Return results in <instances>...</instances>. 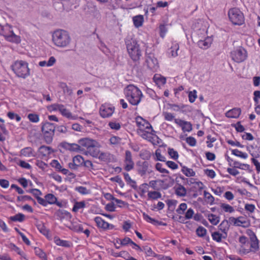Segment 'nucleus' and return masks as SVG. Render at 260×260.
<instances>
[{"instance_id": "6", "label": "nucleus", "mask_w": 260, "mask_h": 260, "mask_svg": "<svg viewBox=\"0 0 260 260\" xmlns=\"http://www.w3.org/2000/svg\"><path fill=\"white\" fill-rule=\"evenodd\" d=\"M228 15L230 20L235 25H240L244 22V15L238 8L231 9L229 11Z\"/></svg>"}, {"instance_id": "39", "label": "nucleus", "mask_w": 260, "mask_h": 260, "mask_svg": "<svg viewBox=\"0 0 260 260\" xmlns=\"http://www.w3.org/2000/svg\"><path fill=\"white\" fill-rule=\"evenodd\" d=\"M25 216L21 213H18L13 216H11L10 219L13 221L22 222L24 220Z\"/></svg>"}, {"instance_id": "33", "label": "nucleus", "mask_w": 260, "mask_h": 260, "mask_svg": "<svg viewBox=\"0 0 260 260\" xmlns=\"http://www.w3.org/2000/svg\"><path fill=\"white\" fill-rule=\"evenodd\" d=\"M153 79L157 84H165L166 82V78L158 74H155Z\"/></svg>"}, {"instance_id": "9", "label": "nucleus", "mask_w": 260, "mask_h": 260, "mask_svg": "<svg viewBox=\"0 0 260 260\" xmlns=\"http://www.w3.org/2000/svg\"><path fill=\"white\" fill-rule=\"evenodd\" d=\"M152 168V166L148 161H139L137 162V171L141 177L145 176L147 174L151 173Z\"/></svg>"}, {"instance_id": "2", "label": "nucleus", "mask_w": 260, "mask_h": 260, "mask_svg": "<svg viewBox=\"0 0 260 260\" xmlns=\"http://www.w3.org/2000/svg\"><path fill=\"white\" fill-rule=\"evenodd\" d=\"M52 40L56 46L64 48L70 43L71 37L67 31L58 30L53 34Z\"/></svg>"}, {"instance_id": "46", "label": "nucleus", "mask_w": 260, "mask_h": 260, "mask_svg": "<svg viewBox=\"0 0 260 260\" xmlns=\"http://www.w3.org/2000/svg\"><path fill=\"white\" fill-rule=\"evenodd\" d=\"M142 251H144L147 256H154L155 253L152 251L151 248L148 246H146L143 247Z\"/></svg>"}, {"instance_id": "44", "label": "nucleus", "mask_w": 260, "mask_h": 260, "mask_svg": "<svg viewBox=\"0 0 260 260\" xmlns=\"http://www.w3.org/2000/svg\"><path fill=\"white\" fill-rule=\"evenodd\" d=\"M46 201H47V204H54L56 201V198L52 194H48L45 196Z\"/></svg>"}, {"instance_id": "14", "label": "nucleus", "mask_w": 260, "mask_h": 260, "mask_svg": "<svg viewBox=\"0 0 260 260\" xmlns=\"http://www.w3.org/2000/svg\"><path fill=\"white\" fill-rule=\"evenodd\" d=\"M247 233L250 237V249L252 252H255L259 249L258 240L255 234L251 230H248Z\"/></svg>"}, {"instance_id": "29", "label": "nucleus", "mask_w": 260, "mask_h": 260, "mask_svg": "<svg viewBox=\"0 0 260 260\" xmlns=\"http://www.w3.org/2000/svg\"><path fill=\"white\" fill-rule=\"evenodd\" d=\"M133 22L136 27H139L143 24L144 21V17L143 15H137L134 16L133 18Z\"/></svg>"}, {"instance_id": "50", "label": "nucleus", "mask_w": 260, "mask_h": 260, "mask_svg": "<svg viewBox=\"0 0 260 260\" xmlns=\"http://www.w3.org/2000/svg\"><path fill=\"white\" fill-rule=\"evenodd\" d=\"M197 98V91L193 90L192 91H190L188 94L189 101L190 103H193Z\"/></svg>"}, {"instance_id": "60", "label": "nucleus", "mask_w": 260, "mask_h": 260, "mask_svg": "<svg viewBox=\"0 0 260 260\" xmlns=\"http://www.w3.org/2000/svg\"><path fill=\"white\" fill-rule=\"evenodd\" d=\"M155 168L157 171H158L159 172L161 173L168 174L169 173L167 170L162 168V164H161L160 163H157L155 165Z\"/></svg>"}, {"instance_id": "3", "label": "nucleus", "mask_w": 260, "mask_h": 260, "mask_svg": "<svg viewBox=\"0 0 260 260\" xmlns=\"http://www.w3.org/2000/svg\"><path fill=\"white\" fill-rule=\"evenodd\" d=\"M13 71L17 76L23 79L30 75L28 63L23 60H17L11 66Z\"/></svg>"}, {"instance_id": "13", "label": "nucleus", "mask_w": 260, "mask_h": 260, "mask_svg": "<svg viewBox=\"0 0 260 260\" xmlns=\"http://www.w3.org/2000/svg\"><path fill=\"white\" fill-rule=\"evenodd\" d=\"M135 163L132 158V154L130 151L126 150L124 159V169L126 171H130L134 168Z\"/></svg>"}, {"instance_id": "24", "label": "nucleus", "mask_w": 260, "mask_h": 260, "mask_svg": "<svg viewBox=\"0 0 260 260\" xmlns=\"http://www.w3.org/2000/svg\"><path fill=\"white\" fill-rule=\"evenodd\" d=\"M230 224L229 221L227 220H223L218 226V229L221 233L228 234V232L229 230Z\"/></svg>"}, {"instance_id": "53", "label": "nucleus", "mask_w": 260, "mask_h": 260, "mask_svg": "<svg viewBox=\"0 0 260 260\" xmlns=\"http://www.w3.org/2000/svg\"><path fill=\"white\" fill-rule=\"evenodd\" d=\"M168 153L169 155L174 159H177L178 158V154L176 151H175L173 148L168 149Z\"/></svg>"}, {"instance_id": "57", "label": "nucleus", "mask_w": 260, "mask_h": 260, "mask_svg": "<svg viewBox=\"0 0 260 260\" xmlns=\"http://www.w3.org/2000/svg\"><path fill=\"white\" fill-rule=\"evenodd\" d=\"M109 126L112 129L118 130L120 128L121 125L118 122L111 121L108 124Z\"/></svg>"}, {"instance_id": "48", "label": "nucleus", "mask_w": 260, "mask_h": 260, "mask_svg": "<svg viewBox=\"0 0 260 260\" xmlns=\"http://www.w3.org/2000/svg\"><path fill=\"white\" fill-rule=\"evenodd\" d=\"M207 230L203 226H199L196 230V233L199 237H202L205 236Z\"/></svg>"}, {"instance_id": "21", "label": "nucleus", "mask_w": 260, "mask_h": 260, "mask_svg": "<svg viewBox=\"0 0 260 260\" xmlns=\"http://www.w3.org/2000/svg\"><path fill=\"white\" fill-rule=\"evenodd\" d=\"M212 43V39L210 38H206L204 40H200L198 42L199 47L203 49H207Z\"/></svg>"}, {"instance_id": "37", "label": "nucleus", "mask_w": 260, "mask_h": 260, "mask_svg": "<svg viewBox=\"0 0 260 260\" xmlns=\"http://www.w3.org/2000/svg\"><path fill=\"white\" fill-rule=\"evenodd\" d=\"M183 173L187 177H193L195 176V172L192 169L188 168L186 167H183L182 169Z\"/></svg>"}, {"instance_id": "55", "label": "nucleus", "mask_w": 260, "mask_h": 260, "mask_svg": "<svg viewBox=\"0 0 260 260\" xmlns=\"http://www.w3.org/2000/svg\"><path fill=\"white\" fill-rule=\"evenodd\" d=\"M73 161H74L76 164L79 166L80 165L82 164L83 162H84V159L83 157L80 155H77L75 156L73 158Z\"/></svg>"}, {"instance_id": "22", "label": "nucleus", "mask_w": 260, "mask_h": 260, "mask_svg": "<svg viewBox=\"0 0 260 260\" xmlns=\"http://www.w3.org/2000/svg\"><path fill=\"white\" fill-rule=\"evenodd\" d=\"M21 155L30 157L35 156V152L31 147H25L20 151Z\"/></svg>"}, {"instance_id": "42", "label": "nucleus", "mask_w": 260, "mask_h": 260, "mask_svg": "<svg viewBox=\"0 0 260 260\" xmlns=\"http://www.w3.org/2000/svg\"><path fill=\"white\" fill-rule=\"evenodd\" d=\"M232 153L235 156L246 159L248 157V155L246 153L242 152L238 149H234L232 151Z\"/></svg>"}, {"instance_id": "7", "label": "nucleus", "mask_w": 260, "mask_h": 260, "mask_svg": "<svg viewBox=\"0 0 260 260\" xmlns=\"http://www.w3.org/2000/svg\"><path fill=\"white\" fill-rule=\"evenodd\" d=\"M145 65L152 72H156L159 68V63L157 58L152 53L146 52Z\"/></svg>"}, {"instance_id": "8", "label": "nucleus", "mask_w": 260, "mask_h": 260, "mask_svg": "<svg viewBox=\"0 0 260 260\" xmlns=\"http://www.w3.org/2000/svg\"><path fill=\"white\" fill-rule=\"evenodd\" d=\"M48 109L50 111H58L62 116L70 119H75L76 118V116H73L63 105L58 104H52L49 106Z\"/></svg>"}, {"instance_id": "16", "label": "nucleus", "mask_w": 260, "mask_h": 260, "mask_svg": "<svg viewBox=\"0 0 260 260\" xmlns=\"http://www.w3.org/2000/svg\"><path fill=\"white\" fill-rule=\"evenodd\" d=\"M79 144L80 146L86 147L87 150L91 146L98 145V142L96 141L89 138H84L80 140Z\"/></svg>"}, {"instance_id": "20", "label": "nucleus", "mask_w": 260, "mask_h": 260, "mask_svg": "<svg viewBox=\"0 0 260 260\" xmlns=\"http://www.w3.org/2000/svg\"><path fill=\"white\" fill-rule=\"evenodd\" d=\"M241 112L240 108H233L228 111L226 113L225 115L228 118H237L240 115Z\"/></svg>"}, {"instance_id": "30", "label": "nucleus", "mask_w": 260, "mask_h": 260, "mask_svg": "<svg viewBox=\"0 0 260 260\" xmlns=\"http://www.w3.org/2000/svg\"><path fill=\"white\" fill-rule=\"evenodd\" d=\"M176 194L179 197H185L186 194V189L182 185H179L175 189Z\"/></svg>"}, {"instance_id": "19", "label": "nucleus", "mask_w": 260, "mask_h": 260, "mask_svg": "<svg viewBox=\"0 0 260 260\" xmlns=\"http://www.w3.org/2000/svg\"><path fill=\"white\" fill-rule=\"evenodd\" d=\"M211 236L213 240L217 242H220L222 239H226L228 237V234H225L220 233L219 231L214 232L211 234Z\"/></svg>"}, {"instance_id": "41", "label": "nucleus", "mask_w": 260, "mask_h": 260, "mask_svg": "<svg viewBox=\"0 0 260 260\" xmlns=\"http://www.w3.org/2000/svg\"><path fill=\"white\" fill-rule=\"evenodd\" d=\"M38 230L44 235H47L48 231L42 222L38 223L37 225Z\"/></svg>"}, {"instance_id": "35", "label": "nucleus", "mask_w": 260, "mask_h": 260, "mask_svg": "<svg viewBox=\"0 0 260 260\" xmlns=\"http://www.w3.org/2000/svg\"><path fill=\"white\" fill-rule=\"evenodd\" d=\"M239 226H243L244 228L248 227L250 223L248 220L243 216L237 217Z\"/></svg>"}, {"instance_id": "47", "label": "nucleus", "mask_w": 260, "mask_h": 260, "mask_svg": "<svg viewBox=\"0 0 260 260\" xmlns=\"http://www.w3.org/2000/svg\"><path fill=\"white\" fill-rule=\"evenodd\" d=\"M121 141V139L116 136H113L109 139L110 144L113 145H116L120 144Z\"/></svg>"}, {"instance_id": "56", "label": "nucleus", "mask_w": 260, "mask_h": 260, "mask_svg": "<svg viewBox=\"0 0 260 260\" xmlns=\"http://www.w3.org/2000/svg\"><path fill=\"white\" fill-rule=\"evenodd\" d=\"M252 251L250 248H246L245 246H240L239 249V253L241 255L246 254Z\"/></svg>"}, {"instance_id": "17", "label": "nucleus", "mask_w": 260, "mask_h": 260, "mask_svg": "<svg viewBox=\"0 0 260 260\" xmlns=\"http://www.w3.org/2000/svg\"><path fill=\"white\" fill-rule=\"evenodd\" d=\"M175 122L181 126L184 132H190L192 130V125L189 122L180 119H175Z\"/></svg>"}, {"instance_id": "64", "label": "nucleus", "mask_w": 260, "mask_h": 260, "mask_svg": "<svg viewBox=\"0 0 260 260\" xmlns=\"http://www.w3.org/2000/svg\"><path fill=\"white\" fill-rule=\"evenodd\" d=\"M186 142L191 146H194L196 145V140L192 137H189L186 139Z\"/></svg>"}, {"instance_id": "58", "label": "nucleus", "mask_w": 260, "mask_h": 260, "mask_svg": "<svg viewBox=\"0 0 260 260\" xmlns=\"http://www.w3.org/2000/svg\"><path fill=\"white\" fill-rule=\"evenodd\" d=\"M72 229L75 231L80 232H82L83 230V228L81 224L76 223L72 224Z\"/></svg>"}, {"instance_id": "27", "label": "nucleus", "mask_w": 260, "mask_h": 260, "mask_svg": "<svg viewBox=\"0 0 260 260\" xmlns=\"http://www.w3.org/2000/svg\"><path fill=\"white\" fill-rule=\"evenodd\" d=\"M123 176L124 177V179L127 184L130 185L134 189H136L137 188L136 182L135 180L131 179V177L129 176L128 173H123Z\"/></svg>"}, {"instance_id": "54", "label": "nucleus", "mask_w": 260, "mask_h": 260, "mask_svg": "<svg viewBox=\"0 0 260 260\" xmlns=\"http://www.w3.org/2000/svg\"><path fill=\"white\" fill-rule=\"evenodd\" d=\"M28 118L32 122H37L39 120V115L35 114H29L28 115Z\"/></svg>"}, {"instance_id": "51", "label": "nucleus", "mask_w": 260, "mask_h": 260, "mask_svg": "<svg viewBox=\"0 0 260 260\" xmlns=\"http://www.w3.org/2000/svg\"><path fill=\"white\" fill-rule=\"evenodd\" d=\"M35 252L37 255L39 256L41 258L43 259L46 258V255L42 249L39 248H35Z\"/></svg>"}, {"instance_id": "28", "label": "nucleus", "mask_w": 260, "mask_h": 260, "mask_svg": "<svg viewBox=\"0 0 260 260\" xmlns=\"http://www.w3.org/2000/svg\"><path fill=\"white\" fill-rule=\"evenodd\" d=\"M54 241L56 245L65 247H69L71 245V243L69 241L61 240L57 237H54Z\"/></svg>"}, {"instance_id": "12", "label": "nucleus", "mask_w": 260, "mask_h": 260, "mask_svg": "<svg viewBox=\"0 0 260 260\" xmlns=\"http://www.w3.org/2000/svg\"><path fill=\"white\" fill-rule=\"evenodd\" d=\"M5 28H8L10 31V34H7L5 31L2 32V35L5 37V39L8 41L13 43H19L21 41L20 38L19 36L15 35L13 30H11V26L9 25H7Z\"/></svg>"}, {"instance_id": "38", "label": "nucleus", "mask_w": 260, "mask_h": 260, "mask_svg": "<svg viewBox=\"0 0 260 260\" xmlns=\"http://www.w3.org/2000/svg\"><path fill=\"white\" fill-rule=\"evenodd\" d=\"M179 47L177 43L174 44L171 47L170 54L172 57H176L178 56V50H179Z\"/></svg>"}, {"instance_id": "23", "label": "nucleus", "mask_w": 260, "mask_h": 260, "mask_svg": "<svg viewBox=\"0 0 260 260\" xmlns=\"http://www.w3.org/2000/svg\"><path fill=\"white\" fill-rule=\"evenodd\" d=\"M39 152L40 154H42L43 156H48L50 154H52L54 152V150L52 148L49 146H41L39 148Z\"/></svg>"}, {"instance_id": "32", "label": "nucleus", "mask_w": 260, "mask_h": 260, "mask_svg": "<svg viewBox=\"0 0 260 260\" xmlns=\"http://www.w3.org/2000/svg\"><path fill=\"white\" fill-rule=\"evenodd\" d=\"M112 156V155L108 152H100V154L98 157L102 161H109Z\"/></svg>"}, {"instance_id": "25", "label": "nucleus", "mask_w": 260, "mask_h": 260, "mask_svg": "<svg viewBox=\"0 0 260 260\" xmlns=\"http://www.w3.org/2000/svg\"><path fill=\"white\" fill-rule=\"evenodd\" d=\"M99 147L100 145L98 143L97 146H91L87 150V152L94 157H98L100 152Z\"/></svg>"}, {"instance_id": "5", "label": "nucleus", "mask_w": 260, "mask_h": 260, "mask_svg": "<svg viewBox=\"0 0 260 260\" xmlns=\"http://www.w3.org/2000/svg\"><path fill=\"white\" fill-rule=\"evenodd\" d=\"M55 127L54 125L49 122L44 123L42 126V132L44 135L45 142L50 144L53 140Z\"/></svg>"}, {"instance_id": "45", "label": "nucleus", "mask_w": 260, "mask_h": 260, "mask_svg": "<svg viewBox=\"0 0 260 260\" xmlns=\"http://www.w3.org/2000/svg\"><path fill=\"white\" fill-rule=\"evenodd\" d=\"M235 167L239 168L242 170H249L250 166L248 164H241L238 161H235L234 163Z\"/></svg>"}, {"instance_id": "62", "label": "nucleus", "mask_w": 260, "mask_h": 260, "mask_svg": "<svg viewBox=\"0 0 260 260\" xmlns=\"http://www.w3.org/2000/svg\"><path fill=\"white\" fill-rule=\"evenodd\" d=\"M8 116L11 119H15L17 121H19L21 120V117L18 114L13 112H9L8 113Z\"/></svg>"}, {"instance_id": "1", "label": "nucleus", "mask_w": 260, "mask_h": 260, "mask_svg": "<svg viewBox=\"0 0 260 260\" xmlns=\"http://www.w3.org/2000/svg\"><path fill=\"white\" fill-rule=\"evenodd\" d=\"M124 93L127 101L133 105H137L142 96L141 90L133 85H128L124 90Z\"/></svg>"}, {"instance_id": "10", "label": "nucleus", "mask_w": 260, "mask_h": 260, "mask_svg": "<svg viewBox=\"0 0 260 260\" xmlns=\"http://www.w3.org/2000/svg\"><path fill=\"white\" fill-rule=\"evenodd\" d=\"M233 60L237 62H241L245 60L247 57L246 51L243 48L240 47L232 51L231 53Z\"/></svg>"}, {"instance_id": "49", "label": "nucleus", "mask_w": 260, "mask_h": 260, "mask_svg": "<svg viewBox=\"0 0 260 260\" xmlns=\"http://www.w3.org/2000/svg\"><path fill=\"white\" fill-rule=\"evenodd\" d=\"M187 209V204L186 203H181L179 208L176 210V212L179 214H183Z\"/></svg>"}, {"instance_id": "52", "label": "nucleus", "mask_w": 260, "mask_h": 260, "mask_svg": "<svg viewBox=\"0 0 260 260\" xmlns=\"http://www.w3.org/2000/svg\"><path fill=\"white\" fill-rule=\"evenodd\" d=\"M110 180L113 182H116L118 183L119 186L121 187H123L124 184L123 181L122 180L121 178L119 177L118 176H115L114 177H112L110 179Z\"/></svg>"}, {"instance_id": "59", "label": "nucleus", "mask_w": 260, "mask_h": 260, "mask_svg": "<svg viewBox=\"0 0 260 260\" xmlns=\"http://www.w3.org/2000/svg\"><path fill=\"white\" fill-rule=\"evenodd\" d=\"M156 160L161 161H166V158L165 156L161 155L160 151L159 149H157L155 151Z\"/></svg>"}, {"instance_id": "43", "label": "nucleus", "mask_w": 260, "mask_h": 260, "mask_svg": "<svg viewBox=\"0 0 260 260\" xmlns=\"http://www.w3.org/2000/svg\"><path fill=\"white\" fill-rule=\"evenodd\" d=\"M220 207L225 212L232 213L235 211L234 208L229 204L222 203L220 205Z\"/></svg>"}, {"instance_id": "18", "label": "nucleus", "mask_w": 260, "mask_h": 260, "mask_svg": "<svg viewBox=\"0 0 260 260\" xmlns=\"http://www.w3.org/2000/svg\"><path fill=\"white\" fill-rule=\"evenodd\" d=\"M94 220L97 226L99 228H103L104 229H109L113 228V225L110 224L108 222H106L100 217H95Z\"/></svg>"}, {"instance_id": "4", "label": "nucleus", "mask_w": 260, "mask_h": 260, "mask_svg": "<svg viewBox=\"0 0 260 260\" xmlns=\"http://www.w3.org/2000/svg\"><path fill=\"white\" fill-rule=\"evenodd\" d=\"M126 48L128 54L133 61H139L142 56V51L137 41L134 40L128 41L126 43Z\"/></svg>"}, {"instance_id": "15", "label": "nucleus", "mask_w": 260, "mask_h": 260, "mask_svg": "<svg viewBox=\"0 0 260 260\" xmlns=\"http://www.w3.org/2000/svg\"><path fill=\"white\" fill-rule=\"evenodd\" d=\"M114 111V108L108 107L106 105H102L100 109V113L103 118L111 116Z\"/></svg>"}, {"instance_id": "36", "label": "nucleus", "mask_w": 260, "mask_h": 260, "mask_svg": "<svg viewBox=\"0 0 260 260\" xmlns=\"http://www.w3.org/2000/svg\"><path fill=\"white\" fill-rule=\"evenodd\" d=\"M208 220L213 225H217L219 222V217L213 214H210L208 216Z\"/></svg>"}, {"instance_id": "34", "label": "nucleus", "mask_w": 260, "mask_h": 260, "mask_svg": "<svg viewBox=\"0 0 260 260\" xmlns=\"http://www.w3.org/2000/svg\"><path fill=\"white\" fill-rule=\"evenodd\" d=\"M148 197L150 199L157 200L161 197V194L156 191H149L148 193Z\"/></svg>"}, {"instance_id": "61", "label": "nucleus", "mask_w": 260, "mask_h": 260, "mask_svg": "<svg viewBox=\"0 0 260 260\" xmlns=\"http://www.w3.org/2000/svg\"><path fill=\"white\" fill-rule=\"evenodd\" d=\"M75 189L82 194H86L89 193V190L83 186L77 187Z\"/></svg>"}, {"instance_id": "11", "label": "nucleus", "mask_w": 260, "mask_h": 260, "mask_svg": "<svg viewBox=\"0 0 260 260\" xmlns=\"http://www.w3.org/2000/svg\"><path fill=\"white\" fill-rule=\"evenodd\" d=\"M136 122L139 127L137 131H143L144 130H151L154 132L152 127L148 121L143 119L141 116H137L136 118Z\"/></svg>"}, {"instance_id": "63", "label": "nucleus", "mask_w": 260, "mask_h": 260, "mask_svg": "<svg viewBox=\"0 0 260 260\" xmlns=\"http://www.w3.org/2000/svg\"><path fill=\"white\" fill-rule=\"evenodd\" d=\"M194 215V211L192 209H188L185 214V218L187 219H189L193 218Z\"/></svg>"}, {"instance_id": "26", "label": "nucleus", "mask_w": 260, "mask_h": 260, "mask_svg": "<svg viewBox=\"0 0 260 260\" xmlns=\"http://www.w3.org/2000/svg\"><path fill=\"white\" fill-rule=\"evenodd\" d=\"M154 132H151V130H144L143 131H137L139 136L144 139L150 141L152 137L151 135L153 134Z\"/></svg>"}, {"instance_id": "40", "label": "nucleus", "mask_w": 260, "mask_h": 260, "mask_svg": "<svg viewBox=\"0 0 260 260\" xmlns=\"http://www.w3.org/2000/svg\"><path fill=\"white\" fill-rule=\"evenodd\" d=\"M85 206V204L84 201L77 202L75 203L73 211L74 212H77L79 209L84 208Z\"/></svg>"}, {"instance_id": "31", "label": "nucleus", "mask_w": 260, "mask_h": 260, "mask_svg": "<svg viewBox=\"0 0 260 260\" xmlns=\"http://www.w3.org/2000/svg\"><path fill=\"white\" fill-rule=\"evenodd\" d=\"M143 217L145 220L147 221L150 222L154 225L159 224V225H166V223H162L161 221H158L152 218L149 215L146 214V213H143Z\"/></svg>"}]
</instances>
